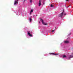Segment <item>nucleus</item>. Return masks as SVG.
Returning <instances> with one entry per match:
<instances>
[{
	"label": "nucleus",
	"instance_id": "3",
	"mask_svg": "<svg viewBox=\"0 0 73 73\" xmlns=\"http://www.w3.org/2000/svg\"><path fill=\"white\" fill-rule=\"evenodd\" d=\"M69 43V41L68 40H66L64 41V44H68Z\"/></svg>",
	"mask_w": 73,
	"mask_h": 73
},
{
	"label": "nucleus",
	"instance_id": "18",
	"mask_svg": "<svg viewBox=\"0 0 73 73\" xmlns=\"http://www.w3.org/2000/svg\"><path fill=\"white\" fill-rule=\"evenodd\" d=\"M17 1H18V0H17Z\"/></svg>",
	"mask_w": 73,
	"mask_h": 73
},
{
	"label": "nucleus",
	"instance_id": "12",
	"mask_svg": "<svg viewBox=\"0 0 73 73\" xmlns=\"http://www.w3.org/2000/svg\"><path fill=\"white\" fill-rule=\"evenodd\" d=\"M50 7H53V5L52 4H51Z\"/></svg>",
	"mask_w": 73,
	"mask_h": 73
},
{
	"label": "nucleus",
	"instance_id": "4",
	"mask_svg": "<svg viewBox=\"0 0 73 73\" xmlns=\"http://www.w3.org/2000/svg\"><path fill=\"white\" fill-rule=\"evenodd\" d=\"M40 5H41V0H40L39 1V7H40Z\"/></svg>",
	"mask_w": 73,
	"mask_h": 73
},
{
	"label": "nucleus",
	"instance_id": "1",
	"mask_svg": "<svg viewBox=\"0 0 73 73\" xmlns=\"http://www.w3.org/2000/svg\"><path fill=\"white\" fill-rule=\"evenodd\" d=\"M64 10L63 9V12H62V13L60 14H59V17H62V15H63V14L64 13Z\"/></svg>",
	"mask_w": 73,
	"mask_h": 73
},
{
	"label": "nucleus",
	"instance_id": "14",
	"mask_svg": "<svg viewBox=\"0 0 73 73\" xmlns=\"http://www.w3.org/2000/svg\"><path fill=\"white\" fill-rule=\"evenodd\" d=\"M54 30H52V32H54Z\"/></svg>",
	"mask_w": 73,
	"mask_h": 73
},
{
	"label": "nucleus",
	"instance_id": "8",
	"mask_svg": "<svg viewBox=\"0 0 73 73\" xmlns=\"http://www.w3.org/2000/svg\"><path fill=\"white\" fill-rule=\"evenodd\" d=\"M53 54L54 55H57V54H54V53H51V54Z\"/></svg>",
	"mask_w": 73,
	"mask_h": 73
},
{
	"label": "nucleus",
	"instance_id": "16",
	"mask_svg": "<svg viewBox=\"0 0 73 73\" xmlns=\"http://www.w3.org/2000/svg\"><path fill=\"white\" fill-rule=\"evenodd\" d=\"M64 15H66V13H64Z\"/></svg>",
	"mask_w": 73,
	"mask_h": 73
},
{
	"label": "nucleus",
	"instance_id": "15",
	"mask_svg": "<svg viewBox=\"0 0 73 73\" xmlns=\"http://www.w3.org/2000/svg\"><path fill=\"white\" fill-rule=\"evenodd\" d=\"M31 13H32L31 12H30V15H31Z\"/></svg>",
	"mask_w": 73,
	"mask_h": 73
},
{
	"label": "nucleus",
	"instance_id": "13",
	"mask_svg": "<svg viewBox=\"0 0 73 73\" xmlns=\"http://www.w3.org/2000/svg\"><path fill=\"white\" fill-rule=\"evenodd\" d=\"M30 3H32V0H30Z\"/></svg>",
	"mask_w": 73,
	"mask_h": 73
},
{
	"label": "nucleus",
	"instance_id": "17",
	"mask_svg": "<svg viewBox=\"0 0 73 73\" xmlns=\"http://www.w3.org/2000/svg\"><path fill=\"white\" fill-rule=\"evenodd\" d=\"M66 1H69L68 0H65Z\"/></svg>",
	"mask_w": 73,
	"mask_h": 73
},
{
	"label": "nucleus",
	"instance_id": "5",
	"mask_svg": "<svg viewBox=\"0 0 73 73\" xmlns=\"http://www.w3.org/2000/svg\"><path fill=\"white\" fill-rule=\"evenodd\" d=\"M28 34L29 36H30L31 37H32V35L30 33L28 32Z\"/></svg>",
	"mask_w": 73,
	"mask_h": 73
},
{
	"label": "nucleus",
	"instance_id": "6",
	"mask_svg": "<svg viewBox=\"0 0 73 73\" xmlns=\"http://www.w3.org/2000/svg\"><path fill=\"white\" fill-rule=\"evenodd\" d=\"M17 3H18V2L17 1H15L14 2V5H16Z\"/></svg>",
	"mask_w": 73,
	"mask_h": 73
},
{
	"label": "nucleus",
	"instance_id": "11",
	"mask_svg": "<svg viewBox=\"0 0 73 73\" xmlns=\"http://www.w3.org/2000/svg\"><path fill=\"white\" fill-rule=\"evenodd\" d=\"M66 55H64L63 56V58H65V57H66Z\"/></svg>",
	"mask_w": 73,
	"mask_h": 73
},
{
	"label": "nucleus",
	"instance_id": "7",
	"mask_svg": "<svg viewBox=\"0 0 73 73\" xmlns=\"http://www.w3.org/2000/svg\"><path fill=\"white\" fill-rule=\"evenodd\" d=\"M73 57V55H70V56L68 58L69 59H70V58H72Z\"/></svg>",
	"mask_w": 73,
	"mask_h": 73
},
{
	"label": "nucleus",
	"instance_id": "10",
	"mask_svg": "<svg viewBox=\"0 0 73 73\" xmlns=\"http://www.w3.org/2000/svg\"><path fill=\"white\" fill-rule=\"evenodd\" d=\"M33 12V9L31 10V11H30V12L32 13Z\"/></svg>",
	"mask_w": 73,
	"mask_h": 73
},
{
	"label": "nucleus",
	"instance_id": "2",
	"mask_svg": "<svg viewBox=\"0 0 73 73\" xmlns=\"http://www.w3.org/2000/svg\"><path fill=\"white\" fill-rule=\"evenodd\" d=\"M40 20L42 21V23L43 25H46V23H45L44 22V21L42 19H40Z\"/></svg>",
	"mask_w": 73,
	"mask_h": 73
},
{
	"label": "nucleus",
	"instance_id": "9",
	"mask_svg": "<svg viewBox=\"0 0 73 73\" xmlns=\"http://www.w3.org/2000/svg\"><path fill=\"white\" fill-rule=\"evenodd\" d=\"M29 20L30 22H31L32 21V19L31 18Z\"/></svg>",
	"mask_w": 73,
	"mask_h": 73
}]
</instances>
